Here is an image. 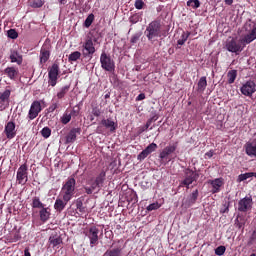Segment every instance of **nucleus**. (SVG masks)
I'll list each match as a JSON object with an SVG mask.
<instances>
[{"label": "nucleus", "mask_w": 256, "mask_h": 256, "mask_svg": "<svg viewBox=\"0 0 256 256\" xmlns=\"http://www.w3.org/2000/svg\"><path fill=\"white\" fill-rule=\"evenodd\" d=\"M144 35L147 37L150 43H155L158 37H165V34H163V25L161 24V21L154 20L150 22L144 31Z\"/></svg>", "instance_id": "1"}, {"label": "nucleus", "mask_w": 256, "mask_h": 256, "mask_svg": "<svg viewBox=\"0 0 256 256\" xmlns=\"http://www.w3.org/2000/svg\"><path fill=\"white\" fill-rule=\"evenodd\" d=\"M106 177L107 174L105 171H101L95 179L88 180L87 185L84 187L85 193L87 195H93L94 191L99 193L103 187V183H105Z\"/></svg>", "instance_id": "2"}, {"label": "nucleus", "mask_w": 256, "mask_h": 256, "mask_svg": "<svg viewBox=\"0 0 256 256\" xmlns=\"http://www.w3.org/2000/svg\"><path fill=\"white\" fill-rule=\"evenodd\" d=\"M75 178H68L66 183L62 186L60 197L65 199V201H70L73 199V195H75Z\"/></svg>", "instance_id": "3"}, {"label": "nucleus", "mask_w": 256, "mask_h": 256, "mask_svg": "<svg viewBox=\"0 0 256 256\" xmlns=\"http://www.w3.org/2000/svg\"><path fill=\"white\" fill-rule=\"evenodd\" d=\"M199 179V174L191 169H186L184 171V179L180 183V187H187L189 189V185H192L194 181Z\"/></svg>", "instance_id": "4"}, {"label": "nucleus", "mask_w": 256, "mask_h": 256, "mask_svg": "<svg viewBox=\"0 0 256 256\" xmlns=\"http://www.w3.org/2000/svg\"><path fill=\"white\" fill-rule=\"evenodd\" d=\"M93 41H97V39H93L92 37L88 36L85 42L82 45V55L83 57H93L95 53V44Z\"/></svg>", "instance_id": "5"}, {"label": "nucleus", "mask_w": 256, "mask_h": 256, "mask_svg": "<svg viewBox=\"0 0 256 256\" xmlns=\"http://www.w3.org/2000/svg\"><path fill=\"white\" fill-rule=\"evenodd\" d=\"M253 209V198L251 196H246L239 200L238 202V211L240 213H247Z\"/></svg>", "instance_id": "6"}, {"label": "nucleus", "mask_w": 256, "mask_h": 256, "mask_svg": "<svg viewBox=\"0 0 256 256\" xmlns=\"http://www.w3.org/2000/svg\"><path fill=\"white\" fill-rule=\"evenodd\" d=\"M242 95L245 97H253V93L256 92V84L253 80L246 81L240 88Z\"/></svg>", "instance_id": "7"}, {"label": "nucleus", "mask_w": 256, "mask_h": 256, "mask_svg": "<svg viewBox=\"0 0 256 256\" xmlns=\"http://www.w3.org/2000/svg\"><path fill=\"white\" fill-rule=\"evenodd\" d=\"M225 47L227 51H229L230 53H236V55L243 51V46H241V43H238V41L234 38L228 39L226 41Z\"/></svg>", "instance_id": "8"}, {"label": "nucleus", "mask_w": 256, "mask_h": 256, "mask_svg": "<svg viewBox=\"0 0 256 256\" xmlns=\"http://www.w3.org/2000/svg\"><path fill=\"white\" fill-rule=\"evenodd\" d=\"M100 63L102 69H104L105 71H115V62H113V60H111V57H109L107 54H101Z\"/></svg>", "instance_id": "9"}, {"label": "nucleus", "mask_w": 256, "mask_h": 256, "mask_svg": "<svg viewBox=\"0 0 256 256\" xmlns=\"http://www.w3.org/2000/svg\"><path fill=\"white\" fill-rule=\"evenodd\" d=\"M48 77H49V85L51 87H55L57 85V79H59V65L53 64L52 67L48 71Z\"/></svg>", "instance_id": "10"}, {"label": "nucleus", "mask_w": 256, "mask_h": 256, "mask_svg": "<svg viewBox=\"0 0 256 256\" xmlns=\"http://www.w3.org/2000/svg\"><path fill=\"white\" fill-rule=\"evenodd\" d=\"M43 110V108L41 107V102L40 101H34L32 102L31 106H30V110L28 112V119H30V121H33V119H37V117L39 116V113Z\"/></svg>", "instance_id": "11"}, {"label": "nucleus", "mask_w": 256, "mask_h": 256, "mask_svg": "<svg viewBox=\"0 0 256 256\" xmlns=\"http://www.w3.org/2000/svg\"><path fill=\"white\" fill-rule=\"evenodd\" d=\"M87 237L90 239V246L95 247L99 243V228L90 227Z\"/></svg>", "instance_id": "12"}, {"label": "nucleus", "mask_w": 256, "mask_h": 256, "mask_svg": "<svg viewBox=\"0 0 256 256\" xmlns=\"http://www.w3.org/2000/svg\"><path fill=\"white\" fill-rule=\"evenodd\" d=\"M199 197V190H194L182 203V205L189 209V207H193L195 203H197V199Z\"/></svg>", "instance_id": "13"}, {"label": "nucleus", "mask_w": 256, "mask_h": 256, "mask_svg": "<svg viewBox=\"0 0 256 256\" xmlns=\"http://www.w3.org/2000/svg\"><path fill=\"white\" fill-rule=\"evenodd\" d=\"M256 39V26H254L251 31L244 35L243 38L240 39V44L245 47V45H249V43H253Z\"/></svg>", "instance_id": "14"}, {"label": "nucleus", "mask_w": 256, "mask_h": 256, "mask_svg": "<svg viewBox=\"0 0 256 256\" xmlns=\"http://www.w3.org/2000/svg\"><path fill=\"white\" fill-rule=\"evenodd\" d=\"M154 151H157V145L155 143H151L137 156L138 161H143V159H147V157H149V155H151V153H153Z\"/></svg>", "instance_id": "15"}, {"label": "nucleus", "mask_w": 256, "mask_h": 256, "mask_svg": "<svg viewBox=\"0 0 256 256\" xmlns=\"http://www.w3.org/2000/svg\"><path fill=\"white\" fill-rule=\"evenodd\" d=\"M177 146H178L177 142L166 146L160 152V155H159L160 159H167V157H169V155H172V153H175V151H177Z\"/></svg>", "instance_id": "16"}, {"label": "nucleus", "mask_w": 256, "mask_h": 256, "mask_svg": "<svg viewBox=\"0 0 256 256\" xmlns=\"http://www.w3.org/2000/svg\"><path fill=\"white\" fill-rule=\"evenodd\" d=\"M18 183L25 185L27 183V165H21L17 171Z\"/></svg>", "instance_id": "17"}, {"label": "nucleus", "mask_w": 256, "mask_h": 256, "mask_svg": "<svg viewBox=\"0 0 256 256\" xmlns=\"http://www.w3.org/2000/svg\"><path fill=\"white\" fill-rule=\"evenodd\" d=\"M4 133L7 139H14L15 135H17V131H15V122H8L5 126Z\"/></svg>", "instance_id": "18"}, {"label": "nucleus", "mask_w": 256, "mask_h": 256, "mask_svg": "<svg viewBox=\"0 0 256 256\" xmlns=\"http://www.w3.org/2000/svg\"><path fill=\"white\" fill-rule=\"evenodd\" d=\"M49 57H51V51L49 50V46L43 45L40 50L41 65H43L46 61H49Z\"/></svg>", "instance_id": "19"}, {"label": "nucleus", "mask_w": 256, "mask_h": 256, "mask_svg": "<svg viewBox=\"0 0 256 256\" xmlns=\"http://www.w3.org/2000/svg\"><path fill=\"white\" fill-rule=\"evenodd\" d=\"M210 185H212V193H219L221 191V187H223V178H216L214 180L209 181Z\"/></svg>", "instance_id": "20"}, {"label": "nucleus", "mask_w": 256, "mask_h": 256, "mask_svg": "<svg viewBox=\"0 0 256 256\" xmlns=\"http://www.w3.org/2000/svg\"><path fill=\"white\" fill-rule=\"evenodd\" d=\"M69 200H65L61 197H58L54 203V209L55 211H57L58 213H61V211H63L65 209V207H67V202Z\"/></svg>", "instance_id": "21"}, {"label": "nucleus", "mask_w": 256, "mask_h": 256, "mask_svg": "<svg viewBox=\"0 0 256 256\" xmlns=\"http://www.w3.org/2000/svg\"><path fill=\"white\" fill-rule=\"evenodd\" d=\"M77 133H81V129L73 128L66 136V143H75L77 140Z\"/></svg>", "instance_id": "22"}, {"label": "nucleus", "mask_w": 256, "mask_h": 256, "mask_svg": "<svg viewBox=\"0 0 256 256\" xmlns=\"http://www.w3.org/2000/svg\"><path fill=\"white\" fill-rule=\"evenodd\" d=\"M101 125H103V127H105L106 129H109L111 133L115 132L117 129V125L115 124V121L111 119H103L101 121Z\"/></svg>", "instance_id": "23"}, {"label": "nucleus", "mask_w": 256, "mask_h": 256, "mask_svg": "<svg viewBox=\"0 0 256 256\" xmlns=\"http://www.w3.org/2000/svg\"><path fill=\"white\" fill-rule=\"evenodd\" d=\"M11 63H17V65H21L23 63V56L19 54L16 50H12L10 53Z\"/></svg>", "instance_id": "24"}, {"label": "nucleus", "mask_w": 256, "mask_h": 256, "mask_svg": "<svg viewBox=\"0 0 256 256\" xmlns=\"http://www.w3.org/2000/svg\"><path fill=\"white\" fill-rule=\"evenodd\" d=\"M69 89H71V86H69V85L61 87L58 90L56 96H54V100L56 99L59 101V100L63 99L67 95V93H69Z\"/></svg>", "instance_id": "25"}, {"label": "nucleus", "mask_w": 256, "mask_h": 256, "mask_svg": "<svg viewBox=\"0 0 256 256\" xmlns=\"http://www.w3.org/2000/svg\"><path fill=\"white\" fill-rule=\"evenodd\" d=\"M39 215H40V221H42L43 223H47V221H49L51 217V210H49V208H42L39 211Z\"/></svg>", "instance_id": "26"}, {"label": "nucleus", "mask_w": 256, "mask_h": 256, "mask_svg": "<svg viewBox=\"0 0 256 256\" xmlns=\"http://www.w3.org/2000/svg\"><path fill=\"white\" fill-rule=\"evenodd\" d=\"M153 121H157V117L153 116L152 118H150L147 122L145 126H140L137 128V135H141V133H145V131L148 130L149 127H151V123H153Z\"/></svg>", "instance_id": "27"}, {"label": "nucleus", "mask_w": 256, "mask_h": 256, "mask_svg": "<svg viewBox=\"0 0 256 256\" xmlns=\"http://www.w3.org/2000/svg\"><path fill=\"white\" fill-rule=\"evenodd\" d=\"M5 75L9 77V79H14L17 75H19V70H17L15 67H7L4 70Z\"/></svg>", "instance_id": "28"}, {"label": "nucleus", "mask_w": 256, "mask_h": 256, "mask_svg": "<svg viewBox=\"0 0 256 256\" xmlns=\"http://www.w3.org/2000/svg\"><path fill=\"white\" fill-rule=\"evenodd\" d=\"M252 177L256 178V172H246L244 174H240L237 178V183L247 181V179H252Z\"/></svg>", "instance_id": "29"}, {"label": "nucleus", "mask_w": 256, "mask_h": 256, "mask_svg": "<svg viewBox=\"0 0 256 256\" xmlns=\"http://www.w3.org/2000/svg\"><path fill=\"white\" fill-rule=\"evenodd\" d=\"M49 243L52 247H58V245H61L63 243V239H61V236H50Z\"/></svg>", "instance_id": "30"}, {"label": "nucleus", "mask_w": 256, "mask_h": 256, "mask_svg": "<svg viewBox=\"0 0 256 256\" xmlns=\"http://www.w3.org/2000/svg\"><path fill=\"white\" fill-rule=\"evenodd\" d=\"M207 89V77L202 76L198 81V91L203 93Z\"/></svg>", "instance_id": "31"}, {"label": "nucleus", "mask_w": 256, "mask_h": 256, "mask_svg": "<svg viewBox=\"0 0 256 256\" xmlns=\"http://www.w3.org/2000/svg\"><path fill=\"white\" fill-rule=\"evenodd\" d=\"M121 253V248H113L111 250H107L103 256H121Z\"/></svg>", "instance_id": "32"}, {"label": "nucleus", "mask_w": 256, "mask_h": 256, "mask_svg": "<svg viewBox=\"0 0 256 256\" xmlns=\"http://www.w3.org/2000/svg\"><path fill=\"white\" fill-rule=\"evenodd\" d=\"M228 77V83L231 85L235 83V80L237 79V70H231L227 74Z\"/></svg>", "instance_id": "33"}, {"label": "nucleus", "mask_w": 256, "mask_h": 256, "mask_svg": "<svg viewBox=\"0 0 256 256\" xmlns=\"http://www.w3.org/2000/svg\"><path fill=\"white\" fill-rule=\"evenodd\" d=\"M235 227H237V229H244L245 218H243L241 216H237V218L235 219Z\"/></svg>", "instance_id": "34"}, {"label": "nucleus", "mask_w": 256, "mask_h": 256, "mask_svg": "<svg viewBox=\"0 0 256 256\" xmlns=\"http://www.w3.org/2000/svg\"><path fill=\"white\" fill-rule=\"evenodd\" d=\"M191 32H183L180 39L177 41V45H185V42L189 39Z\"/></svg>", "instance_id": "35"}, {"label": "nucleus", "mask_w": 256, "mask_h": 256, "mask_svg": "<svg viewBox=\"0 0 256 256\" xmlns=\"http://www.w3.org/2000/svg\"><path fill=\"white\" fill-rule=\"evenodd\" d=\"M78 59H81V52L79 51L72 52L68 57V61L70 63H73V61H78Z\"/></svg>", "instance_id": "36"}, {"label": "nucleus", "mask_w": 256, "mask_h": 256, "mask_svg": "<svg viewBox=\"0 0 256 256\" xmlns=\"http://www.w3.org/2000/svg\"><path fill=\"white\" fill-rule=\"evenodd\" d=\"M32 207L34 209H43L45 208V205L42 204L41 200L37 197L33 198V201H32Z\"/></svg>", "instance_id": "37"}, {"label": "nucleus", "mask_w": 256, "mask_h": 256, "mask_svg": "<svg viewBox=\"0 0 256 256\" xmlns=\"http://www.w3.org/2000/svg\"><path fill=\"white\" fill-rule=\"evenodd\" d=\"M9 97H11V90L6 89L4 92L0 93V101L5 103V101H9Z\"/></svg>", "instance_id": "38"}, {"label": "nucleus", "mask_w": 256, "mask_h": 256, "mask_svg": "<svg viewBox=\"0 0 256 256\" xmlns=\"http://www.w3.org/2000/svg\"><path fill=\"white\" fill-rule=\"evenodd\" d=\"M187 5L188 7H192V9H199V7H201V2H199V0H189Z\"/></svg>", "instance_id": "39"}, {"label": "nucleus", "mask_w": 256, "mask_h": 256, "mask_svg": "<svg viewBox=\"0 0 256 256\" xmlns=\"http://www.w3.org/2000/svg\"><path fill=\"white\" fill-rule=\"evenodd\" d=\"M94 20H95V15L89 14L88 17L85 19L84 26L87 28L91 27Z\"/></svg>", "instance_id": "40"}, {"label": "nucleus", "mask_w": 256, "mask_h": 256, "mask_svg": "<svg viewBox=\"0 0 256 256\" xmlns=\"http://www.w3.org/2000/svg\"><path fill=\"white\" fill-rule=\"evenodd\" d=\"M52 101H53L52 104L48 108L49 113H53L55 109H59V100L53 98Z\"/></svg>", "instance_id": "41"}, {"label": "nucleus", "mask_w": 256, "mask_h": 256, "mask_svg": "<svg viewBox=\"0 0 256 256\" xmlns=\"http://www.w3.org/2000/svg\"><path fill=\"white\" fill-rule=\"evenodd\" d=\"M41 135H42V137H44V139H49V137H51V128L44 127L41 130Z\"/></svg>", "instance_id": "42"}, {"label": "nucleus", "mask_w": 256, "mask_h": 256, "mask_svg": "<svg viewBox=\"0 0 256 256\" xmlns=\"http://www.w3.org/2000/svg\"><path fill=\"white\" fill-rule=\"evenodd\" d=\"M69 121H71V113L66 112L61 117V123H63V125H67Z\"/></svg>", "instance_id": "43"}, {"label": "nucleus", "mask_w": 256, "mask_h": 256, "mask_svg": "<svg viewBox=\"0 0 256 256\" xmlns=\"http://www.w3.org/2000/svg\"><path fill=\"white\" fill-rule=\"evenodd\" d=\"M225 251H227V248H225V246H218L215 249V255L223 256V255H225Z\"/></svg>", "instance_id": "44"}, {"label": "nucleus", "mask_w": 256, "mask_h": 256, "mask_svg": "<svg viewBox=\"0 0 256 256\" xmlns=\"http://www.w3.org/2000/svg\"><path fill=\"white\" fill-rule=\"evenodd\" d=\"M76 209L80 211V213H85V207H83V201H81V199L76 200Z\"/></svg>", "instance_id": "45"}, {"label": "nucleus", "mask_w": 256, "mask_h": 256, "mask_svg": "<svg viewBox=\"0 0 256 256\" xmlns=\"http://www.w3.org/2000/svg\"><path fill=\"white\" fill-rule=\"evenodd\" d=\"M7 35L10 39H17L19 37V34L17 31H15V29L8 30Z\"/></svg>", "instance_id": "46"}, {"label": "nucleus", "mask_w": 256, "mask_h": 256, "mask_svg": "<svg viewBox=\"0 0 256 256\" xmlns=\"http://www.w3.org/2000/svg\"><path fill=\"white\" fill-rule=\"evenodd\" d=\"M159 207H161V205H159V203L155 202V203L148 205L146 209H147V211H157V209H159Z\"/></svg>", "instance_id": "47"}, {"label": "nucleus", "mask_w": 256, "mask_h": 256, "mask_svg": "<svg viewBox=\"0 0 256 256\" xmlns=\"http://www.w3.org/2000/svg\"><path fill=\"white\" fill-rule=\"evenodd\" d=\"M139 39H141V33H136L134 34L131 39H130V43H132L133 45H135V43H137V41H139Z\"/></svg>", "instance_id": "48"}, {"label": "nucleus", "mask_w": 256, "mask_h": 256, "mask_svg": "<svg viewBox=\"0 0 256 256\" xmlns=\"http://www.w3.org/2000/svg\"><path fill=\"white\" fill-rule=\"evenodd\" d=\"M143 5H145V2H143V0H136L134 7L136 9H143Z\"/></svg>", "instance_id": "49"}, {"label": "nucleus", "mask_w": 256, "mask_h": 256, "mask_svg": "<svg viewBox=\"0 0 256 256\" xmlns=\"http://www.w3.org/2000/svg\"><path fill=\"white\" fill-rule=\"evenodd\" d=\"M32 7L39 9L40 7H43V2L41 0H36L33 2Z\"/></svg>", "instance_id": "50"}, {"label": "nucleus", "mask_w": 256, "mask_h": 256, "mask_svg": "<svg viewBox=\"0 0 256 256\" xmlns=\"http://www.w3.org/2000/svg\"><path fill=\"white\" fill-rule=\"evenodd\" d=\"M92 114L94 115V117H99L101 115V110H99L98 108H94L92 110Z\"/></svg>", "instance_id": "51"}, {"label": "nucleus", "mask_w": 256, "mask_h": 256, "mask_svg": "<svg viewBox=\"0 0 256 256\" xmlns=\"http://www.w3.org/2000/svg\"><path fill=\"white\" fill-rule=\"evenodd\" d=\"M139 21V16L135 15L130 18L131 23H137Z\"/></svg>", "instance_id": "52"}, {"label": "nucleus", "mask_w": 256, "mask_h": 256, "mask_svg": "<svg viewBox=\"0 0 256 256\" xmlns=\"http://www.w3.org/2000/svg\"><path fill=\"white\" fill-rule=\"evenodd\" d=\"M145 99V94L141 93L137 96L136 101H143Z\"/></svg>", "instance_id": "53"}, {"label": "nucleus", "mask_w": 256, "mask_h": 256, "mask_svg": "<svg viewBox=\"0 0 256 256\" xmlns=\"http://www.w3.org/2000/svg\"><path fill=\"white\" fill-rule=\"evenodd\" d=\"M24 256H31V252H29V248H25Z\"/></svg>", "instance_id": "54"}, {"label": "nucleus", "mask_w": 256, "mask_h": 256, "mask_svg": "<svg viewBox=\"0 0 256 256\" xmlns=\"http://www.w3.org/2000/svg\"><path fill=\"white\" fill-rule=\"evenodd\" d=\"M206 156L211 159V157H213V151L207 152V153H206Z\"/></svg>", "instance_id": "55"}, {"label": "nucleus", "mask_w": 256, "mask_h": 256, "mask_svg": "<svg viewBox=\"0 0 256 256\" xmlns=\"http://www.w3.org/2000/svg\"><path fill=\"white\" fill-rule=\"evenodd\" d=\"M226 5H233V0H225Z\"/></svg>", "instance_id": "56"}, {"label": "nucleus", "mask_w": 256, "mask_h": 256, "mask_svg": "<svg viewBox=\"0 0 256 256\" xmlns=\"http://www.w3.org/2000/svg\"><path fill=\"white\" fill-rule=\"evenodd\" d=\"M109 97H111V93L108 92L107 94H105L104 98L109 99Z\"/></svg>", "instance_id": "57"}, {"label": "nucleus", "mask_w": 256, "mask_h": 256, "mask_svg": "<svg viewBox=\"0 0 256 256\" xmlns=\"http://www.w3.org/2000/svg\"><path fill=\"white\" fill-rule=\"evenodd\" d=\"M229 211V207H226L224 211H222V213H227Z\"/></svg>", "instance_id": "58"}, {"label": "nucleus", "mask_w": 256, "mask_h": 256, "mask_svg": "<svg viewBox=\"0 0 256 256\" xmlns=\"http://www.w3.org/2000/svg\"><path fill=\"white\" fill-rule=\"evenodd\" d=\"M100 129H101V127H98V128H97V133H101V130H100Z\"/></svg>", "instance_id": "59"}]
</instances>
